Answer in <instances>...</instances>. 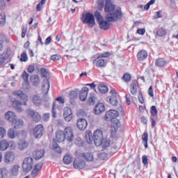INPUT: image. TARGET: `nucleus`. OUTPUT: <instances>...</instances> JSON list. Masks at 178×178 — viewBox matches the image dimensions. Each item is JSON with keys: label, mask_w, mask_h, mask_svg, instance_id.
<instances>
[{"label": "nucleus", "mask_w": 178, "mask_h": 178, "mask_svg": "<svg viewBox=\"0 0 178 178\" xmlns=\"http://www.w3.org/2000/svg\"><path fill=\"white\" fill-rule=\"evenodd\" d=\"M104 11L107 13L105 16L107 22H118V20L122 19V16H123L122 8L115 6L112 0H106Z\"/></svg>", "instance_id": "1"}, {"label": "nucleus", "mask_w": 178, "mask_h": 178, "mask_svg": "<svg viewBox=\"0 0 178 178\" xmlns=\"http://www.w3.org/2000/svg\"><path fill=\"white\" fill-rule=\"evenodd\" d=\"M13 94L15 97H17V98H19L21 101H23V102H22L17 99L13 100V106L15 108V109H16L17 112H22L23 111V108H22V105H27L29 96H27L26 94L22 90L14 91Z\"/></svg>", "instance_id": "2"}, {"label": "nucleus", "mask_w": 178, "mask_h": 178, "mask_svg": "<svg viewBox=\"0 0 178 178\" xmlns=\"http://www.w3.org/2000/svg\"><path fill=\"white\" fill-rule=\"evenodd\" d=\"M85 138L88 144H91L94 141L95 145L99 147L101 146V141L104 140V132L101 129H97L94 132L93 136L91 131L86 132Z\"/></svg>", "instance_id": "3"}, {"label": "nucleus", "mask_w": 178, "mask_h": 178, "mask_svg": "<svg viewBox=\"0 0 178 178\" xmlns=\"http://www.w3.org/2000/svg\"><path fill=\"white\" fill-rule=\"evenodd\" d=\"M81 20H82L83 24H88L89 27H94L95 26V17L91 13L82 14Z\"/></svg>", "instance_id": "4"}, {"label": "nucleus", "mask_w": 178, "mask_h": 178, "mask_svg": "<svg viewBox=\"0 0 178 178\" xmlns=\"http://www.w3.org/2000/svg\"><path fill=\"white\" fill-rule=\"evenodd\" d=\"M33 165L34 159H33V157H26L23 161L22 169L24 172H30V170L33 169Z\"/></svg>", "instance_id": "5"}, {"label": "nucleus", "mask_w": 178, "mask_h": 178, "mask_svg": "<svg viewBox=\"0 0 178 178\" xmlns=\"http://www.w3.org/2000/svg\"><path fill=\"white\" fill-rule=\"evenodd\" d=\"M63 134L65 137V140L69 141V143H72V141L74 140V132L73 131V128L71 127H65Z\"/></svg>", "instance_id": "6"}, {"label": "nucleus", "mask_w": 178, "mask_h": 178, "mask_svg": "<svg viewBox=\"0 0 178 178\" xmlns=\"http://www.w3.org/2000/svg\"><path fill=\"white\" fill-rule=\"evenodd\" d=\"M44 129L42 124L37 125L33 129L35 138H41L44 134Z\"/></svg>", "instance_id": "7"}, {"label": "nucleus", "mask_w": 178, "mask_h": 178, "mask_svg": "<svg viewBox=\"0 0 178 178\" xmlns=\"http://www.w3.org/2000/svg\"><path fill=\"white\" fill-rule=\"evenodd\" d=\"M119 116V111L116 110H110L105 114L106 120H113Z\"/></svg>", "instance_id": "8"}, {"label": "nucleus", "mask_w": 178, "mask_h": 178, "mask_svg": "<svg viewBox=\"0 0 178 178\" xmlns=\"http://www.w3.org/2000/svg\"><path fill=\"white\" fill-rule=\"evenodd\" d=\"M73 166L74 169L81 170L86 168V161L84 160L75 159L73 163Z\"/></svg>", "instance_id": "9"}, {"label": "nucleus", "mask_w": 178, "mask_h": 178, "mask_svg": "<svg viewBox=\"0 0 178 178\" xmlns=\"http://www.w3.org/2000/svg\"><path fill=\"white\" fill-rule=\"evenodd\" d=\"M87 126H88V123L87 122L86 119L79 118L77 120V127L79 130H86L87 129Z\"/></svg>", "instance_id": "10"}, {"label": "nucleus", "mask_w": 178, "mask_h": 178, "mask_svg": "<svg viewBox=\"0 0 178 178\" xmlns=\"http://www.w3.org/2000/svg\"><path fill=\"white\" fill-rule=\"evenodd\" d=\"M27 113L28 115H29V116H31L34 122H40V120H41V115H40V113H38V112H35L31 109H29L27 111Z\"/></svg>", "instance_id": "11"}, {"label": "nucleus", "mask_w": 178, "mask_h": 178, "mask_svg": "<svg viewBox=\"0 0 178 178\" xmlns=\"http://www.w3.org/2000/svg\"><path fill=\"white\" fill-rule=\"evenodd\" d=\"M89 89L87 87L82 88L81 90L79 92V99L81 101H86L88 95Z\"/></svg>", "instance_id": "12"}, {"label": "nucleus", "mask_w": 178, "mask_h": 178, "mask_svg": "<svg viewBox=\"0 0 178 178\" xmlns=\"http://www.w3.org/2000/svg\"><path fill=\"white\" fill-rule=\"evenodd\" d=\"M44 154H45L44 149H40V150L36 149L33 152V158H35L36 161H40V159H41V158H42V156H44Z\"/></svg>", "instance_id": "13"}, {"label": "nucleus", "mask_w": 178, "mask_h": 178, "mask_svg": "<svg viewBox=\"0 0 178 178\" xmlns=\"http://www.w3.org/2000/svg\"><path fill=\"white\" fill-rule=\"evenodd\" d=\"M5 118L6 120L10 122V123H12L13 121H15L17 118L16 116V114L13 113V111H8L5 114Z\"/></svg>", "instance_id": "14"}, {"label": "nucleus", "mask_w": 178, "mask_h": 178, "mask_svg": "<svg viewBox=\"0 0 178 178\" xmlns=\"http://www.w3.org/2000/svg\"><path fill=\"white\" fill-rule=\"evenodd\" d=\"M101 147H102V151H105V149H112L111 147V140L109 139L103 138V140L101 141L100 144Z\"/></svg>", "instance_id": "15"}, {"label": "nucleus", "mask_w": 178, "mask_h": 178, "mask_svg": "<svg viewBox=\"0 0 178 178\" xmlns=\"http://www.w3.org/2000/svg\"><path fill=\"white\" fill-rule=\"evenodd\" d=\"M103 112H105V105L102 103L97 104L95 107V115H101Z\"/></svg>", "instance_id": "16"}, {"label": "nucleus", "mask_w": 178, "mask_h": 178, "mask_svg": "<svg viewBox=\"0 0 178 178\" xmlns=\"http://www.w3.org/2000/svg\"><path fill=\"white\" fill-rule=\"evenodd\" d=\"M11 123L12 125L14 126V129H22L24 124V122L20 118H17Z\"/></svg>", "instance_id": "17"}, {"label": "nucleus", "mask_w": 178, "mask_h": 178, "mask_svg": "<svg viewBox=\"0 0 178 178\" xmlns=\"http://www.w3.org/2000/svg\"><path fill=\"white\" fill-rule=\"evenodd\" d=\"M100 29L102 30H109L111 27V22L106 21L104 19H102L100 22H97Z\"/></svg>", "instance_id": "18"}, {"label": "nucleus", "mask_w": 178, "mask_h": 178, "mask_svg": "<svg viewBox=\"0 0 178 178\" xmlns=\"http://www.w3.org/2000/svg\"><path fill=\"white\" fill-rule=\"evenodd\" d=\"M50 85H49V80L48 79H44L43 80V84H42V90L43 92L45 95H48V92H49V88H50Z\"/></svg>", "instance_id": "19"}, {"label": "nucleus", "mask_w": 178, "mask_h": 178, "mask_svg": "<svg viewBox=\"0 0 178 178\" xmlns=\"http://www.w3.org/2000/svg\"><path fill=\"white\" fill-rule=\"evenodd\" d=\"M147 57H148V53H147V51L145 50L140 51L137 55L138 60H140V62H143V60H145V59H147Z\"/></svg>", "instance_id": "20"}, {"label": "nucleus", "mask_w": 178, "mask_h": 178, "mask_svg": "<svg viewBox=\"0 0 178 178\" xmlns=\"http://www.w3.org/2000/svg\"><path fill=\"white\" fill-rule=\"evenodd\" d=\"M15 161V153L12 152H8L5 155V162L6 163H10Z\"/></svg>", "instance_id": "21"}, {"label": "nucleus", "mask_w": 178, "mask_h": 178, "mask_svg": "<svg viewBox=\"0 0 178 178\" xmlns=\"http://www.w3.org/2000/svg\"><path fill=\"white\" fill-rule=\"evenodd\" d=\"M31 83L33 84V86H35L37 87L38 84L40 83V76L37 74H33L30 76Z\"/></svg>", "instance_id": "22"}, {"label": "nucleus", "mask_w": 178, "mask_h": 178, "mask_svg": "<svg viewBox=\"0 0 178 178\" xmlns=\"http://www.w3.org/2000/svg\"><path fill=\"white\" fill-rule=\"evenodd\" d=\"M93 63H95L97 67H105L106 65V60L102 58H98V60L95 59L93 60Z\"/></svg>", "instance_id": "23"}, {"label": "nucleus", "mask_w": 178, "mask_h": 178, "mask_svg": "<svg viewBox=\"0 0 178 178\" xmlns=\"http://www.w3.org/2000/svg\"><path fill=\"white\" fill-rule=\"evenodd\" d=\"M56 140L58 143H63L65 140H66V138L65 136V134L63 133V131L58 130L56 133Z\"/></svg>", "instance_id": "24"}, {"label": "nucleus", "mask_w": 178, "mask_h": 178, "mask_svg": "<svg viewBox=\"0 0 178 178\" xmlns=\"http://www.w3.org/2000/svg\"><path fill=\"white\" fill-rule=\"evenodd\" d=\"M81 156L84 158V159H86V161L88 162H92V161H94V155H92V153L91 152L83 153L81 154Z\"/></svg>", "instance_id": "25"}, {"label": "nucleus", "mask_w": 178, "mask_h": 178, "mask_svg": "<svg viewBox=\"0 0 178 178\" xmlns=\"http://www.w3.org/2000/svg\"><path fill=\"white\" fill-rule=\"evenodd\" d=\"M79 90H72L70 92V101L71 102V104H73V101H74V99H77V97L79 95Z\"/></svg>", "instance_id": "26"}, {"label": "nucleus", "mask_w": 178, "mask_h": 178, "mask_svg": "<svg viewBox=\"0 0 178 178\" xmlns=\"http://www.w3.org/2000/svg\"><path fill=\"white\" fill-rule=\"evenodd\" d=\"M130 90L132 95H137V82L136 81L131 83Z\"/></svg>", "instance_id": "27"}, {"label": "nucleus", "mask_w": 178, "mask_h": 178, "mask_svg": "<svg viewBox=\"0 0 178 178\" xmlns=\"http://www.w3.org/2000/svg\"><path fill=\"white\" fill-rule=\"evenodd\" d=\"M29 147V143L24 140H21L18 143V148L20 151L26 149Z\"/></svg>", "instance_id": "28"}, {"label": "nucleus", "mask_w": 178, "mask_h": 178, "mask_svg": "<svg viewBox=\"0 0 178 178\" xmlns=\"http://www.w3.org/2000/svg\"><path fill=\"white\" fill-rule=\"evenodd\" d=\"M9 148L8 140H3L0 142V151H6V149Z\"/></svg>", "instance_id": "29"}, {"label": "nucleus", "mask_w": 178, "mask_h": 178, "mask_svg": "<svg viewBox=\"0 0 178 178\" xmlns=\"http://www.w3.org/2000/svg\"><path fill=\"white\" fill-rule=\"evenodd\" d=\"M107 99H108L110 104L113 106H118V97L117 96H109Z\"/></svg>", "instance_id": "30"}, {"label": "nucleus", "mask_w": 178, "mask_h": 178, "mask_svg": "<svg viewBox=\"0 0 178 178\" xmlns=\"http://www.w3.org/2000/svg\"><path fill=\"white\" fill-rule=\"evenodd\" d=\"M65 165H69L70 163H72V161H73V157L70 155H66L63 157V159Z\"/></svg>", "instance_id": "31"}, {"label": "nucleus", "mask_w": 178, "mask_h": 178, "mask_svg": "<svg viewBox=\"0 0 178 178\" xmlns=\"http://www.w3.org/2000/svg\"><path fill=\"white\" fill-rule=\"evenodd\" d=\"M99 92L102 94H106V92H108V86H106L105 84L102 83L98 87Z\"/></svg>", "instance_id": "32"}, {"label": "nucleus", "mask_w": 178, "mask_h": 178, "mask_svg": "<svg viewBox=\"0 0 178 178\" xmlns=\"http://www.w3.org/2000/svg\"><path fill=\"white\" fill-rule=\"evenodd\" d=\"M166 65V60L163 58H158L156 60V66H158L159 67H162Z\"/></svg>", "instance_id": "33"}, {"label": "nucleus", "mask_w": 178, "mask_h": 178, "mask_svg": "<svg viewBox=\"0 0 178 178\" xmlns=\"http://www.w3.org/2000/svg\"><path fill=\"white\" fill-rule=\"evenodd\" d=\"M32 101L35 105H41V98H40V96H33Z\"/></svg>", "instance_id": "34"}, {"label": "nucleus", "mask_w": 178, "mask_h": 178, "mask_svg": "<svg viewBox=\"0 0 178 178\" xmlns=\"http://www.w3.org/2000/svg\"><path fill=\"white\" fill-rule=\"evenodd\" d=\"M19 173V165H14L11 169V174L13 176H17Z\"/></svg>", "instance_id": "35"}, {"label": "nucleus", "mask_w": 178, "mask_h": 178, "mask_svg": "<svg viewBox=\"0 0 178 178\" xmlns=\"http://www.w3.org/2000/svg\"><path fill=\"white\" fill-rule=\"evenodd\" d=\"M53 148H54V151H56L57 152V154H62V148H60V147H59V145H58V143H54Z\"/></svg>", "instance_id": "36"}, {"label": "nucleus", "mask_w": 178, "mask_h": 178, "mask_svg": "<svg viewBox=\"0 0 178 178\" xmlns=\"http://www.w3.org/2000/svg\"><path fill=\"white\" fill-rule=\"evenodd\" d=\"M6 22V15H5L4 13H1L0 14V24L1 26H3L5 23Z\"/></svg>", "instance_id": "37"}, {"label": "nucleus", "mask_w": 178, "mask_h": 178, "mask_svg": "<svg viewBox=\"0 0 178 178\" xmlns=\"http://www.w3.org/2000/svg\"><path fill=\"white\" fill-rule=\"evenodd\" d=\"M8 136L9 138H15L16 137V135L15 134V129L13 128H10L8 131Z\"/></svg>", "instance_id": "38"}, {"label": "nucleus", "mask_w": 178, "mask_h": 178, "mask_svg": "<svg viewBox=\"0 0 178 178\" xmlns=\"http://www.w3.org/2000/svg\"><path fill=\"white\" fill-rule=\"evenodd\" d=\"M95 16L97 19V23H99V22H101V20L104 19V17H102V15H101V13H99V11H95Z\"/></svg>", "instance_id": "39"}, {"label": "nucleus", "mask_w": 178, "mask_h": 178, "mask_svg": "<svg viewBox=\"0 0 178 178\" xmlns=\"http://www.w3.org/2000/svg\"><path fill=\"white\" fill-rule=\"evenodd\" d=\"M150 113L152 116H156L158 115V110L156 106H152L150 108Z\"/></svg>", "instance_id": "40"}, {"label": "nucleus", "mask_w": 178, "mask_h": 178, "mask_svg": "<svg viewBox=\"0 0 178 178\" xmlns=\"http://www.w3.org/2000/svg\"><path fill=\"white\" fill-rule=\"evenodd\" d=\"M8 175V171L6 168H1L0 169V178H5Z\"/></svg>", "instance_id": "41"}, {"label": "nucleus", "mask_w": 178, "mask_h": 178, "mask_svg": "<svg viewBox=\"0 0 178 178\" xmlns=\"http://www.w3.org/2000/svg\"><path fill=\"white\" fill-rule=\"evenodd\" d=\"M109 56H111V53H109V51H106L105 53L99 54L97 59H102L101 58H109Z\"/></svg>", "instance_id": "42"}, {"label": "nucleus", "mask_w": 178, "mask_h": 178, "mask_svg": "<svg viewBox=\"0 0 178 178\" xmlns=\"http://www.w3.org/2000/svg\"><path fill=\"white\" fill-rule=\"evenodd\" d=\"M28 60H29V57L27 56V54L26 52H23L21 54L20 61L21 62H27Z\"/></svg>", "instance_id": "43"}, {"label": "nucleus", "mask_w": 178, "mask_h": 178, "mask_svg": "<svg viewBox=\"0 0 178 178\" xmlns=\"http://www.w3.org/2000/svg\"><path fill=\"white\" fill-rule=\"evenodd\" d=\"M29 73H27V72L26 71H24L23 73H22V79L23 80L25 81V83H29Z\"/></svg>", "instance_id": "44"}, {"label": "nucleus", "mask_w": 178, "mask_h": 178, "mask_svg": "<svg viewBox=\"0 0 178 178\" xmlns=\"http://www.w3.org/2000/svg\"><path fill=\"white\" fill-rule=\"evenodd\" d=\"M122 79H124V81H125V83H129L130 81V80H131V75L126 73L122 76Z\"/></svg>", "instance_id": "45"}, {"label": "nucleus", "mask_w": 178, "mask_h": 178, "mask_svg": "<svg viewBox=\"0 0 178 178\" xmlns=\"http://www.w3.org/2000/svg\"><path fill=\"white\" fill-rule=\"evenodd\" d=\"M69 115H72V108H70V107H65L63 116H67Z\"/></svg>", "instance_id": "46"}, {"label": "nucleus", "mask_w": 178, "mask_h": 178, "mask_svg": "<svg viewBox=\"0 0 178 178\" xmlns=\"http://www.w3.org/2000/svg\"><path fill=\"white\" fill-rule=\"evenodd\" d=\"M155 3V0H150L145 6V10H148L151 7V5H154Z\"/></svg>", "instance_id": "47"}, {"label": "nucleus", "mask_w": 178, "mask_h": 178, "mask_svg": "<svg viewBox=\"0 0 178 178\" xmlns=\"http://www.w3.org/2000/svg\"><path fill=\"white\" fill-rule=\"evenodd\" d=\"M40 73H41L42 77L43 78H47V76H48V71L45 68H41Z\"/></svg>", "instance_id": "48"}, {"label": "nucleus", "mask_w": 178, "mask_h": 178, "mask_svg": "<svg viewBox=\"0 0 178 178\" xmlns=\"http://www.w3.org/2000/svg\"><path fill=\"white\" fill-rule=\"evenodd\" d=\"M156 34L159 35V37H163L166 35V31L163 29H159L157 31Z\"/></svg>", "instance_id": "49"}, {"label": "nucleus", "mask_w": 178, "mask_h": 178, "mask_svg": "<svg viewBox=\"0 0 178 178\" xmlns=\"http://www.w3.org/2000/svg\"><path fill=\"white\" fill-rule=\"evenodd\" d=\"M8 59V56L0 54V66H2L5 63V61Z\"/></svg>", "instance_id": "50"}, {"label": "nucleus", "mask_w": 178, "mask_h": 178, "mask_svg": "<svg viewBox=\"0 0 178 178\" xmlns=\"http://www.w3.org/2000/svg\"><path fill=\"white\" fill-rule=\"evenodd\" d=\"M6 136V130L3 127H0V138H3Z\"/></svg>", "instance_id": "51"}, {"label": "nucleus", "mask_w": 178, "mask_h": 178, "mask_svg": "<svg viewBox=\"0 0 178 178\" xmlns=\"http://www.w3.org/2000/svg\"><path fill=\"white\" fill-rule=\"evenodd\" d=\"M55 108H56V102H53V108L51 111L53 118H56V111L55 110Z\"/></svg>", "instance_id": "52"}, {"label": "nucleus", "mask_w": 178, "mask_h": 178, "mask_svg": "<svg viewBox=\"0 0 178 178\" xmlns=\"http://www.w3.org/2000/svg\"><path fill=\"white\" fill-rule=\"evenodd\" d=\"M113 126L116 131L118 130V129H119V127H120V122H119V120H115L113 123Z\"/></svg>", "instance_id": "53"}, {"label": "nucleus", "mask_w": 178, "mask_h": 178, "mask_svg": "<svg viewBox=\"0 0 178 178\" xmlns=\"http://www.w3.org/2000/svg\"><path fill=\"white\" fill-rule=\"evenodd\" d=\"M88 102L90 105H94L95 104V97L94 95H90V97L88 98Z\"/></svg>", "instance_id": "54"}, {"label": "nucleus", "mask_w": 178, "mask_h": 178, "mask_svg": "<svg viewBox=\"0 0 178 178\" xmlns=\"http://www.w3.org/2000/svg\"><path fill=\"white\" fill-rule=\"evenodd\" d=\"M142 162L143 165H145V166H147V165H148V157L146 155L143 156Z\"/></svg>", "instance_id": "55"}, {"label": "nucleus", "mask_w": 178, "mask_h": 178, "mask_svg": "<svg viewBox=\"0 0 178 178\" xmlns=\"http://www.w3.org/2000/svg\"><path fill=\"white\" fill-rule=\"evenodd\" d=\"M142 140L144 143H148V133L145 132L142 136Z\"/></svg>", "instance_id": "56"}, {"label": "nucleus", "mask_w": 178, "mask_h": 178, "mask_svg": "<svg viewBox=\"0 0 178 178\" xmlns=\"http://www.w3.org/2000/svg\"><path fill=\"white\" fill-rule=\"evenodd\" d=\"M44 163H42V162L36 164L35 166H34V168L36 169L38 171H40L41 169H42V166H43Z\"/></svg>", "instance_id": "57"}, {"label": "nucleus", "mask_w": 178, "mask_h": 178, "mask_svg": "<svg viewBox=\"0 0 178 178\" xmlns=\"http://www.w3.org/2000/svg\"><path fill=\"white\" fill-rule=\"evenodd\" d=\"M60 58L61 57H60V55L54 54V55L51 56V60H60Z\"/></svg>", "instance_id": "58"}, {"label": "nucleus", "mask_w": 178, "mask_h": 178, "mask_svg": "<svg viewBox=\"0 0 178 178\" xmlns=\"http://www.w3.org/2000/svg\"><path fill=\"white\" fill-rule=\"evenodd\" d=\"M38 172L36 168H33V170L31 172V176L32 177H37V175H38Z\"/></svg>", "instance_id": "59"}, {"label": "nucleus", "mask_w": 178, "mask_h": 178, "mask_svg": "<svg viewBox=\"0 0 178 178\" xmlns=\"http://www.w3.org/2000/svg\"><path fill=\"white\" fill-rule=\"evenodd\" d=\"M137 33L140 34V35H144V34H145V29H138Z\"/></svg>", "instance_id": "60"}, {"label": "nucleus", "mask_w": 178, "mask_h": 178, "mask_svg": "<svg viewBox=\"0 0 178 178\" xmlns=\"http://www.w3.org/2000/svg\"><path fill=\"white\" fill-rule=\"evenodd\" d=\"M34 70H35V67L34 65H29L28 67L29 73H33Z\"/></svg>", "instance_id": "61"}, {"label": "nucleus", "mask_w": 178, "mask_h": 178, "mask_svg": "<svg viewBox=\"0 0 178 178\" xmlns=\"http://www.w3.org/2000/svg\"><path fill=\"white\" fill-rule=\"evenodd\" d=\"M65 118V120L66 122H70V120H72L73 116L72 115V114H70L68 115H63Z\"/></svg>", "instance_id": "62"}, {"label": "nucleus", "mask_w": 178, "mask_h": 178, "mask_svg": "<svg viewBox=\"0 0 178 178\" xmlns=\"http://www.w3.org/2000/svg\"><path fill=\"white\" fill-rule=\"evenodd\" d=\"M138 100L140 104H144V97H143V94H138Z\"/></svg>", "instance_id": "63"}, {"label": "nucleus", "mask_w": 178, "mask_h": 178, "mask_svg": "<svg viewBox=\"0 0 178 178\" xmlns=\"http://www.w3.org/2000/svg\"><path fill=\"white\" fill-rule=\"evenodd\" d=\"M149 95L150 97H154V90L152 89V86H150L149 88Z\"/></svg>", "instance_id": "64"}]
</instances>
